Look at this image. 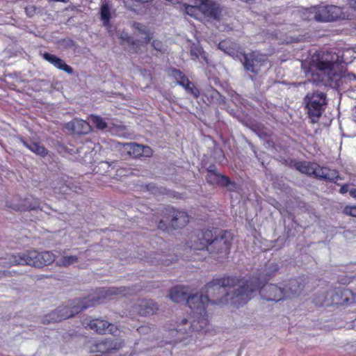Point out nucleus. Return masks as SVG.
<instances>
[{
	"label": "nucleus",
	"mask_w": 356,
	"mask_h": 356,
	"mask_svg": "<svg viewBox=\"0 0 356 356\" xmlns=\"http://www.w3.org/2000/svg\"><path fill=\"white\" fill-rule=\"evenodd\" d=\"M349 194L351 197L356 198V188H352L349 191Z\"/></svg>",
	"instance_id": "obj_42"
},
{
	"label": "nucleus",
	"mask_w": 356,
	"mask_h": 356,
	"mask_svg": "<svg viewBox=\"0 0 356 356\" xmlns=\"http://www.w3.org/2000/svg\"><path fill=\"white\" fill-rule=\"evenodd\" d=\"M346 215L356 217V206H346L343 209Z\"/></svg>",
	"instance_id": "obj_33"
},
{
	"label": "nucleus",
	"mask_w": 356,
	"mask_h": 356,
	"mask_svg": "<svg viewBox=\"0 0 356 356\" xmlns=\"http://www.w3.org/2000/svg\"><path fill=\"white\" fill-rule=\"evenodd\" d=\"M348 5L349 7L356 10V0H348Z\"/></svg>",
	"instance_id": "obj_40"
},
{
	"label": "nucleus",
	"mask_w": 356,
	"mask_h": 356,
	"mask_svg": "<svg viewBox=\"0 0 356 356\" xmlns=\"http://www.w3.org/2000/svg\"><path fill=\"white\" fill-rule=\"evenodd\" d=\"M349 191L350 190L348 189V184H344V185L341 186L339 192L341 194H345V193L349 192Z\"/></svg>",
	"instance_id": "obj_39"
},
{
	"label": "nucleus",
	"mask_w": 356,
	"mask_h": 356,
	"mask_svg": "<svg viewBox=\"0 0 356 356\" xmlns=\"http://www.w3.org/2000/svg\"><path fill=\"white\" fill-rule=\"evenodd\" d=\"M137 331L141 334H147L151 332L152 327L148 325H141L137 329Z\"/></svg>",
	"instance_id": "obj_35"
},
{
	"label": "nucleus",
	"mask_w": 356,
	"mask_h": 356,
	"mask_svg": "<svg viewBox=\"0 0 356 356\" xmlns=\"http://www.w3.org/2000/svg\"><path fill=\"white\" fill-rule=\"evenodd\" d=\"M207 302L208 298L200 296L197 293L189 297L187 300V305L193 313V319L188 329L181 327V326L188 324V322L186 318H182L181 323L179 325L166 324L165 326V332H168V334L174 339L166 340L165 343L181 341L186 338L182 335L188 332H207L209 326L208 316L206 311Z\"/></svg>",
	"instance_id": "obj_4"
},
{
	"label": "nucleus",
	"mask_w": 356,
	"mask_h": 356,
	"mask_svg": "<svg viewBox=\"0 0 356 356\" xmlns=\"http://www.w3.org/2000/svg\"><path fill=\"white\" fill-rule=\"evenodd\" d=\"M22 143L27 149L42 157L46 156L48 154L47 148L40 142L22 140Z\"/></svg>",
	"instance_id": "obj_22"
},
{
	"label": "nucleus",
	"mask_w": 356,
	"mask_h": 356,
	"mask_svg": "<svg viewBox=\"0 0 356 356\" xmlns=\"http://www.w3.org/2000/svg\"><path fill=\"white\" fill-rule=\"evenodd\" d=\"M89 120L92 125L98 130L103 131L108 127V124L105 120L98 115L91 114L89 116Z\"/></svg>",
	"instance_id": "obj_27"
},
{
	"label": "nucleus",
	"mask_w": 356,
	"mask_h": 356,
	"mask_svg": "<svg viewBox=\"0 0 356 356\" xmlns=\"http://www.w3.org/2000/svg\"><path fill=\"white\" fill-rule=\"evenodd\" d=\"M81 324L84 328L93 330L100 334L106 333L115 334L118 331L115 325L102 318H92L91 316H86L82 319Z\"/></svg>",
	"instance_id": "obj_12"
},
{
	"label": "nucleus",
	"mask_w": 356,
	"mask_h": 356,
	"mask_svg": "<svg viewBox=\"0 0 356 356\" xmlns=\"http://www.w3.org/2000/svg\"><path fill=\"white\" fill-rule=\"evenodd\" d=\"M193 295H191L192 296ZM169 296L175 302H181L188 300L191 296H188L186 288L184 286H175L170 291Z\"/></svg>",
	"instance_id": "obj_21"
},
{
	"label": "nucleus",
	"mask_w": 356,
	"mask_h": 356,
	"mask_svg": "<svg viewBox=\"0 0 356 356\" xmlns=\"http://www.w3.org/2000/svg\"><path fill=\"white\" fill-rule=\"evenodd\" d=\"M168 75L174 79L179 86L188 84V78L180 70L175 67L168 69Z\"/></svg>",
	"instance_id": "obj_23"
},
{
	"label": "nucleus",
	"mask_w": 356,
	"mask_h": 356,
	"mask_svg": "<svg viewBox=\"0 0 356 356\" xmlns=\"http://www.w3.org/2000/svg\"><path fill=\"white\" fill-rule=\"evenodd\" d=\"M194 3L200 4L201 15L213 19H219L221 9L218 4L212 0H193Z\"/></svg>",
	"instance_id": "obj_16"
},
{
	"label": "nucleus",
	"mask_w": 356,
	"mask_h": 356,
	"mask_svg": "<svg viewBox=\"0 0 356 356\" xmlns=\"http://www.w3.org/2000/svg\"><path fill=\"white\" fill-rule=\"evenodd\" d=\"M152 186L151 184H148V185L147 186V190H149V191H152Z\"/></svg>",
	"instance_id": "obj_45"
},
{
	"label": "nucleus",
	"mask_w": 356,
	"mask_h": 356,
	"mask_svg": "<svg viewBox=\"0 0 356 356\" xmlns=\"http://www.w3.org/2000/svg\"><path fill=\"white\" fill-rule=\"evenodd\" d=\"M246 276H256L259 278V285L257 290L252 294V298L259 291L261 298L267 301L279 302L284 300V291L282 288L277 284H265L270 278L271 275L265 274L264 276L261 273H256L254 275H247Z\"/></svg>",
	"instance_id": "obj_8"
},
{
	"label": "nucleus",
	"mask_w": 356,
	"mask_h": 356,
	"mask_svg": "<svg viewBox=\"0 0 356 356\" xmlns=\"http://www.w3.org/2000/svg\"><path fill=\"white\" fill-rule=\"evenodd\" d=\"M305 109L312 122H316L324 112L326 95L323 92L307 93L304 98Z\"/></svg>",
	"instance_id": "obj_10"
},
{
	"label": "nucleus",
	"mask_w": 356,
	"mask_h": 356,
	"mask_svg": "<svg viewBox=\"0 0 356 356\" xmlns=\"http://www.w3.org/2000/svg\"><path fill=\"white\" fill-rule=\"evenodd\" d=\"M331 294V301L329 302L327 297L324 295H319L316 296L314 302L318 306H328L330 305H350L356 302V292L347 288H335L331 292H327V294Z\"/></svg>",
	"instance_id": "obj_9"
},
{
	"label": "nucleus",
	"mask_w": 356,
	"mask_h": 356,
	"mask_svg": "<svg viewBox=\"0 0 356 356\" xmlns=\"http://www.w3.org/2000/svg\"><path fill=\"white\" fill-rule=\"evenodd\" d=\"M308 19H314L319 22H329L337 21L341 18L342 10L340 7L333 5L318 6L309 9Z\"/></svg>",
	"instance_id": "obj_11"
},
{
	"label": "nucleus",
	"mask_w": 356,
	"mask_h": 356,
	"mask_svg": "<svg viewBox=\"0 0 356 356\" xmlns=\"http://www.w3.org/2000/svg\"><path fill=\"white\" fill-rule=\"evenodd\" d=\"M37 8L34 5H29L25 8V13L29 17H33L36 13Z\"/></svg>",
	"instance_id": "obj_34"
},
{
	"label": "nucleus",
	"mask_w": 356,
	"mask_h": 356,
	"mask_svg": "<svg viewBox=\"0 0 356 356\" xmlns=\"http://www.w3.org/2000/svg\"><path fill=\"white\" fill-rule=\"evenodd\" d=\"M56 256L51 251L38 252L29 250L24 253L13 254L9 257L10 266L29 265L36 268H42L54 263Z\"/></svg>",
	"instance_id": "obj_6"
},
{
	"label": "nucleus",
	"mask_w": 356,
	"mask_h": 356,
	"mask_svg": "<svg viewBox=\"0 0 356 356\" xmlns=\"http://www.w3.org/2000/svg\"><path fill=\"white\" fill-rule=\"evenodd\" d=\"M138 29L141 32V33L145 34V37L143 38V41H142V42H143L145 44L149 43L150 42V40L152 39V33L145 32V31H143L140 29Z\"/></svg>",
	"instance_id": "obj_36"
},
{
	"label": "nucleus",
	"mask_w": 356,
	"mask_h": 356,
	"mask_svg": "<svg viewBox=\"0 0 356 356\" xmlns=\"http://www.w3.org/2000/svg\"><path fill=\"white\" fill-rule=\"evenodd\" d=\"M159 310V305L153 300L141 299L132 306L133 312L141 316L154 314Z\"/></svg>",
	"instance_id": "obj_15"
},
{
	"label": "nucleus",
	"mask_w": 356,
	"mask_h": 356,
	"mask_svg": "<svg viewBox=\"0 0 356 356\" xmlns=\"http://www.w3.org/2000/svg\"><path fill=\"white\" fill-rule=\"evenodd\" d=\"M293 166L296 170L302 174L319 180L337 184L339 179H341L337 170L321 166L316 162L306 161H295Z\"/></svg>",
	"instance_id": "obj_5"
},
{
	"label": "nucleus",
	"mask_w": 356,
	"mask_h": 356,
	"mask_svg": "<svg viewBox=\"0 0 356 356\" xmlns=\"http://www.w3.org/2000/svg\"><path fill=\"white\" fill-rule=\"evenodd\" d=\"M346 77L350 81H356V75L353 73H348Z\"/></svg>",
	"instance_id": "obj_41"
},
{
	"label": "nucleus",
	"mask_w": 356,
	"mask_h": 356,
	"mask_svg": "<svg viewBox=\"0 0 356 356\" xmlns=\"http://www.w3.org/2000/svg\"><path fill=\"white\" fill-rule=\"evenodd\" d=\"M134 1L139 2V3H147V2H149L150 0H134Z\"/></svg>",
	"instance_id": "obj_44"
},
{
	"label": "nucleus",
	"mask_w": 356,
	"mask_h": 356,
	"mask_svg": "<svg viewBox=\"0 0 356 356\" xmlns=\"http://www.w3.org/2000/svg\"><path fill=\"white\" fill-rule=\"evenodd\" d=\"M315 67L316 69L324 74L330 75L334 68V62L332 60V56L330 52H318L316 56Z\"/></svg>",
	"instance_id": "obj_17"
},
{
	"label": "nucleus",
	"mask_w": 356,
	"mask_h": 356,
	"mask_svg": "<svg viewBox=\"0 0 356 356\" xmlns=\"http://www.w3.org/2000/svg\"><path fill=\"white\" fill-rule=\"evenodd\" d=\"M234 236L230 231L209 227L197 229L191 234L188 245L194 250H205L221 259L230 252Z\"/></svg>",
	"instance_id": "obj_3"
},
{
	"label": "nucleus",
	"mask_w": 356,
	"mask_h": 356,
	"mask_svg": "<svg viewBox=\"0 0 356 356\" xmlns=\"http://www.w3.org/2000/svg\"><path fill=\"white\" fill-rule=\"evenodd\" d=\"M182 87L190 94H191L195 99H197L200 97V92L199 89L194 85L193 83L190 81L188 79V84L184 85Z\"/></svg>",
	"instance_id": "obj_32"
},
{
	"label": "nucleus",
	"mask_w": 356,
	"mask_h": 356,
	"mask_svg": "<svg viewBox=\"0 0 356 356\" xmlns=\"http://www.w3.org/2000/svg\"><path fill=\"white\" fill-rule=\"evenodd\" d=\"M163 218L158 222V228L169 232L172 229H182L189 222L187 212L173 207L165 208L161 211Z\"/></svg>",
	"instance_id": "obj_7"
},
{
	"label": "nucleus",
	"mask_w": 356,
	"mask_h": 356,
	"mask_svg": "<svg viewBox=\"0 0 356 356\" xmlns=\"http://www.w3.org/2000/svg\"><path fill=\"white\" fill-rule=\"evenodd\" d=\"M305 286V282L303 277L289 280L282 288L284 291V299L298 295L303 291Z\"/></svg>",
	"instance_id": "obj_18"
},
{
	"label": "nucleus",
	"mask_w": 356,
	"mask_h": 356,
	"mask_svg": "<svg viewBox=\"0 0 356 356\" xmlns=\"http://www.w3.org/2000/svg\"><path fill=\"white\" fill-rule=\"evenodd\" d=\"M243 57V65L247 72L257 74L260 67L267 61L266 56L257 51H252L250 53L242 54Z\"/></svg>",
	"instance_id": "obj_13"
},
{
	"label": "nucleus",
	"mask_w": 356,
	"mask_h": 356,
	"mask_svg": "<svg viewBox=\"0 0 356 356\" xmlns=\"http://www.w3.org/2000/svg\"><path fill=\"white\" fill-rule=\"evenodd\" d=\"M186 13L195 19H200L201 15L200 4L195 3L194 6L186 5Z\"/></svg>",
	"instance_id": "obj_30"
},
{
	"label": "nucleus",
	"mask_w": 356,
	"mask_h": 356,
	"mask_svg": "<svg viewBox=\"0 0 356 356\" xmlns=\"http://www.w3.org/2000/svg\"><path fill=\"white\" fill-rule=\"evenodd\" d=\"M101 19L103 21V24L104 26H108L110 24V19L111 18V15L110 12V8L108 5L104 4L102 6L100 10Z\"/></svg>",
	"instance_id": "obj_31"
},
{
	"label": "nucleus",
	"mask_w": 356,
	"mask_h": 356,
	"mask_svg": "<svg viewBox=\"0 0 356 356\" xmlns=\"http://www.w3.org/2000/svg\"><path fill=\"white\" fill-rule=\"evenodd\" d=\"M42 57L44 60L53 65L57 69L61 70L69 74H73V68L67 65L63 59L57 57L56 56L48 52H44L42 54Z\"/></svg>",
	"instance_id": "obj_19"
},
{
	"label": "nucleus",
	"mask_w": 356,
	"mask_h": 356,
	"mask_svg": "<svg viewBox=\"0 0 356 356\" xmlns=\"http://www.w3.org/2000/svg\"><path fill=\"white\" fill-rule=\"evenodd\" d=\"M127 146V153L134 158H139L143 156L144 145L136 143H130L125 144Z\"/></svg>",
	"instance_id": "obj_24"
},
{
	"label": "nucleus",
	"mask_w": 356,
	"mask_h": 356,
	"mask_svg": "<svg viewBox=\"0 0 356 356\" xmlns=\"http://www.w3.org/2000/svg\"><path fill=\"white\" fill-rule=\"evenodd\" d=\"M153 154V150L149 146L144 145L143 156H151Z\"/></svg>",
	"instance_id": "obj_37"
},
{
	"label": "nucleus",
	"mask_w": 356,
	"mask_h": 356,
	"mask_svg": "<svg viewBox=\"0 0 356 356\" xmlns=\"http://www.w3.org/2000/svg\"><path fill=\"white\" fill-rule=\"evenodd\" d=\"M74 129L79 134H87L92 130L90 124L83 120H76L74 123Z\"/></svg>",
	"instance_id": "obj_28"
},
{
	"label": "nucleus",
	"mask_w": 356,
	"mask_h": 356,
	"mask_svg": "<svg viewBox=\"0 0 356 356\" xmlns=\"http://www.w3.org/2000/svg\"><path fill=\"white\" fill-rule=\"evenodd\" d=\"M6 275V271H1L0 270V279L4 276Z\"/></svg>",
	"instance_id": "obj_43"
},
{
	"label": "nucleus",
	"mask_w": 356,
	"mask_h": 356,
	"mask_svg": "<svg viewBox=\"0 0 356 356\" xmlns=\"http://www.w3.org/2000/svg\"><path fill=\"white\" fill-rule=\"evenodd\" d=\"M219 49L231 55L237 51L238 44L229 39L222 40L218 44Z\"/></svg>",
	"instance_id": "obj_25"
},
{
	"label": "nucleus",
	"mask_w": 356,
	"mask_h": 356,
	"mask_svg": "<svg viewBox=\"0 0 356 356\" xmlns=\"http://www.w3.org/2000/svg\"><path fill=\"white\" fill-rule=\"evenodd\" d=\"M190 54L193 60H196L199 58L200 56H201L206 61V63H208V59L206 56V53L203 50L202 47L200 46L194 45L191 47L190 50Z\"/></svg>",
	"instance_id": "obj_29"
},
{
	"label": "nucleus",
	"mask_w": 356,
	"mask_h": 356,
	"mask_svg": "<svg viewBox=\"0 0 356 356\" xmlns=\"http://www.w3.org/2000/svg\"><path fill=\"white\" fill-rule=\"evenodd\" d=\"M276 271H277V267L274 269V272H276Z\"/></svg>",
	"instance_id": "obj_46"
},
{
	"label": "nucleus",
	"mask_w": 356,
	"mask_h": 356,
	"mask_svg": "<svg viewBox=\"0 0 356 356\" xmlns=\"http://www.w3.org/2000/svg\"><path fill=\"white\" fill-rule=\"evenodd\" d=\"M8 207L17 211H26L37 209L39 208L40 204L38 199L29 197L24 199L20 204H10Z\"/></svg>",
	"instance_id": "obj_20"
},
{
	"label": "nucleus",
	"mask_w": 356,
	"mask_h": 356,
	"mask_svg": "<svg viewBox=\"0 0 356 356\" xmlns=\"http://www.w3.org/2000/svg\"><path fill=\"white\" fill-rule=\"evenodd\" d=\"M259 284V278L256 276L227 275L213 278L204 286L207 295L201 294L200 296L208 298L207 305L209 302L215 305L224 304L228 301L229 293L227 289L238 285V287L234 290L230 300L231 303L238 308L252 299V294Z\"/></svg>",
	"instance_id": "obj_1"
},
{
	"label": "nucleus",
	"mask_w": 356,
	"mask_h": 356,
	"mask_svg": "<svg viewBox=\"0 0 356 356\" xmlns=\"http://www.w3.org/2000/svg\"><path fill=\"white\" fill-rule=\"evenodd\" d=\"M206 180L211 186L222 187H227L230 185L235 187L236 186L235 182L231 181L229 177L218 172L217 168L213 164L210 165L207 169Z\"/></svg>",
	"instance_id": "obj_14"
},
{
	"label": "nucleus",
	"mask_w": 356,
	"mask_h": 356,
	"mask_svg": "<svg viewBox=\"0 0 356 356\" xmlns=\"http://www.w3.org/2000/svg\"><path fill=\"white\" fill-rule=\"evenodd\" d=\"M152 46L158 51H161L162 49V43L159 40H153Z\"/></svg>",
	"instance_id": "obj_38"
},
{
	"label": "nucleus",
	"mask_w": 356,
	"mask_h": 356,
	"mask_svg": "<svg viewBox=\"0 0 356 356\" xmlns=\"http://www.w3.org/2000/svg\"><path fill=\"white\" fill-rule=\"evenodd\" d=\"M129 289L121 286L111 288H99L93 293L83 298L70 300L66 305H60L55 310L44 316L42 319L43 324L60 322L73 317L83 310L104 302V300L112 296H126Z\"/></svg>",
	"instance_id": "obj_2"
},
{
	"label": "nucleus",
	"mask_w": 356,
	"mask_h": 356,
	"mask_svg": "<svg viewBox=\"0 0 356 356\" xmlns=\"http://www.w3.org/2000/svg\"><path fill=\"white\" fill-rule=\"evenodd\" d=\"M78 257L75 255L62 256L55 260L56 266L59 267H68L78 261Z\"/></svg>",
	"instance_id": "obj_26"
}]
</instances>
